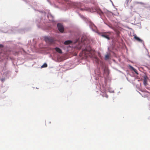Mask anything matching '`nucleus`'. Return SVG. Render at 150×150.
<instances>
[{"label": "nucleus", "mask_w": 150, "mask_h": 150, "mask_svg": "<svg viewBox=\"0 0 150 150\" xmlns=\"http://www.w3.org/2000/svg\"><path fill=\"white\" fill-rule=\"evenodd\" d=\"M3 46L2 45H0V47H2Z\"/></svg>", "instance_id": "2eb2a0df"}, {"label": "nucleus", "mask_w": 150, "mask_h": 150, "mask_svg": "<svg viewBox=\"0 0 150 150\" xmlns=\"http://www.w3.org/2000/svg\"><path fill=\"white\" fill-rule=\"evenodd\" d=\"M47 64L46 63H44L42 66L41 67H47Z\"/></svg>", "instance_id": "9b49d317"}, {"label": "nucleus", "mask_w": 150, "mask_h": 150, "mask_svg": "<svg viewBox=\"0 0 150 150\" xmlns=\"http://www.w3.org/2000/svg\"><path fill=\"white\" fill-rule=\"evenodd\" d=\"M110 56V54H107L105 55V59L106 60H107L109 58Z\"/></svg>", "instance_id": "9d476101"}, {"label": "nucleus", "mask_w": 150, "mask_h": 150, "mask_svg": "<svg viewBox=\"0 0 150 150\" xmlns=\"http://www.w3.org/2000/svg\"><path fill=\"white\" fill-rule=\"evenodd\" d=\"M74 6L76 8L80 9L81 11H84L87 10V8L86 7L82 8L83 5L81 3L77 2L75 3Z\"/></svg>", "instance_id": "f03ea898"}, {"label": "nucleus", "mask_w": 150, "mask_h": 150, "mask_svg": "<svg viewBox=\"0 0 150 150\" xmlns=\"http://www.w3.org/2000/svg\"><path fill=\"white\" fill-rule=\"evenodd\" d=\"M148 79V77L146 76H144V79L143 81V83L145 86H146L147 84V80Z\"/></svg>", "instance_id": "39448f33"}, {"label": "nucleus", "mask_w": 150, "mask_h": 150, "mask_svg": "<svg viewBox=\"0 0 150 150\" xmlns=\"http://www.w3.org/2000/svg\"><path fill=\"white\" fill-rule=\"evenodd\" d=\"M134 39H135L137 41L140 42H142V40L139 38L137 37L136 35H134Z\"/></svg>", "instance_id": "0eeeda50"}, {"label": "nucleus", "mask_w": 150, "mask_h": 150, "mask_svg": "<svg viewBox=\"0 0 150 150\" xmlns=\"http://www.w3.org/2000/svg\"><path fill=\"white\" fill-rule=\"evenodd\" d=\"M101 36L107 39L108 40H110V38H109V35L106 33H104L102 34L101 35Z\"/></svg>", "instance_id": "423d86ee"}, {"label": "nucleus", "mask_w": 150, "mask_h": 150, "mask_svg": "<svg viewBox=\"0 0 150 150\" xmlns=\"http://www.w3.org/2000/svg\"><path fill=\"white\" fill-rule=\"evenodd\" d=\"M57 27L59 31L61 33H63L64 31V28L62 25L61 23H58Z\"/></svg>", "instance_id": "20e7f679"}, {"label": "nucleus", "mask_w": 150, "mask_h": 150, "mask_svg": "<svg viewBox=\"0 0 150 150\" xmlns=\"http://www.w3.org/2000/svg\"><path fill=\"white\" fill-rule=\"evenodd\" d=\"M82 53L83 54H84L86 57L88 56L90 57L91 56L90 55V54H91L92 55L94 54V51L91 50V48L88 50L86 49L83 50L82 51Z\"/></svg>", "instance_id": "f257e3e1"}, {"label": "nucleus", "mask_w": 150, "mask_h": 150, "mask_svg": "<svg viewBox=\"0 0 150 150\" xmlns=\"http://www.w3.org/2000/svg\"><path fill=\"white\" fill-rule=\"evenodd\" d=\"M137 3L139 4H144L143 3L141 2H137Z\"/></svg>", "instance_id": "ddd939ff"}, {"label": "nucleus", "mask_w": 150, "mask_h": 150, "mask_svg": "<svg viewBox=\"0 0 150 150\" xmlns=\"http://www.w3.org/2000/svg\"><path fill=\"white\" fill-rule=\"evenodd\" d=\"M132 69L134 71V72H135L137 74H138L137 71V70H136V69H135L133 68V67H132Z\"/></svg>", "instance_id": "f8f14e48"}, {"label": "nucleus", "mask_w": 150, "mask_h": 150, "mask_svg": "<svg viewBox=\"0 0 150 150\" xmlns=\"http://www.w3.org/2000/svg\"><path fill=\"white\" fill-rule=\"evenodd\" d=\"M105 97H106V98H108V95L106 94L105 96Z\"/></svg>", "instance_id": "4468645a"}, {"label": "nucleus", "mask_w": 150, "mask_h": 150, "mask_svg": "<svg viewBox=\"0 0 150 150\" xmlns=\"http://www.w3.org/2000/svg\"><path fill=\"white\" fill-rule=\"evenodd\" d=\"M45 41L49 44H52L54 42V40L51 38L46 37L45 38Z\"/></svg>", "instance_id": "7ed1b4c3"}, {"label": "nucleus", "mask_w": 150, "mask_h": 150, "mask_svg": "<svg viewBox=\"0 0 150 150\" xmlns=\"http://www.w3.org/2000/svg\"><path fill=\"white\" fill-rule=\"evenodd\" d=\"M49 123H51L50 122H49Z\"/></svg>", "instance_id": "dca6fc26"}, {"label": "nucleus", "mask_w": 150, "mask_h": 150, "mask_svg": "<svg viewBox=\"0 0 150 150\" xmlns=\"http://www.w3.org/2000/svg\"><path fill=\"white\" fill-rule=\"evenodd\" d=\"M72 41L71 40H67L64 42V43L65 45H67L72 43Z\"/></svg>", "instance_id": "6e6552de"}, {"label": "nucleus", "mask_w": 150, "mask_h": 150, "mask_svg": "<svg viewBox=\"0 0 150 150\" xmlns=\"http://www.w3.org/2000/svg\"><path fill=\"white\" fill-rule=\"evenodd\" d=\"M56 51L59 53H62V51L59 48L56 47L55 48Z\"/></svg>", "instance_id": "1a4fd4ad"}, {"label": "nucleus", "mask_w": 150, "mask_h": 150, "mask_svg": "<svg viewBox=\"0 0 150 150\" xmlns=\"http://www.w3.org/2000/svg\"><path fill=\"white\" fill-rule=\"evenodd\" d=\"M3 80H4L3 79H2V80H2V81H3Z\"/></svg>", "instance_id": "f3484780"}]
</instances>
